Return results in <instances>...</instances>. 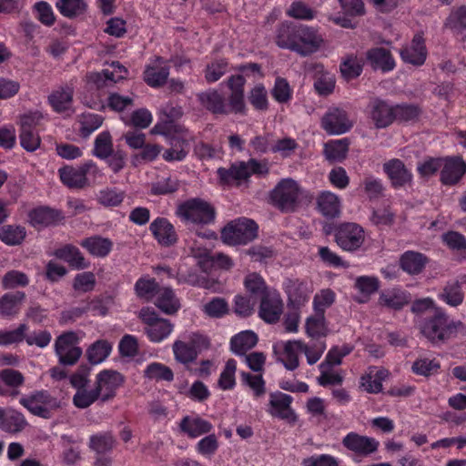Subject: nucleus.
<instances>
[{
  "instance_id": "1",
  "label": "nucleus",
  "mask_w": 466,
  "mask_h": 466,
  "mask_svg": "<svg viewBox=\"0 0 466 466\" xmlns=\"http://www.w3.org/2000/svg\"><path fill=\"white\" fill-rule=\"evenodd\" d=\"M420 329L424 337L437 344L466 332L465 325L451 319L442 308H435L432 314L421 321Z\"/></svg>"
},
{
  "instance_id": "2",
  "label": "nucleus",
  "mask_w": 466,
  "mask_h": 466,
  "mask_svg": "<svg viewBox=\"0 0 466 466\" xmlns=\"http://www.w3.org/2000/svg\"><path fill=\"white\" fill-rule=\"evenodd\" d=\"M177 215L187 225L205 226L215 221L216 210L207 200L193 198L177 207Z\"/></svg>"
},
{
  "instance_id": "3",
  "label": "nucleus",
  "mask_w": 466,
  "mask_h": 466,
  "mask_svg": "<svg viewBox=\"0 0 466 466\" xmlns=\"http://www.w3.org/2000/svg\"><path fill=\"white\" fill-rule=\"evenodd\" d=\"M300 187L292 178L281 179L270 192L272 204L282 212H293L299 204Z\"/></svg>"
},
{
  "instance_id": "4",
  "label": "nucleus",
  "mask_w": 466,
  "mask_h": 466,
  "mask_svg": "<svg viewBox=\"0 0 466 466\" xmlns=\"http://www.w3.org/2000/svg\"><path fill=\"white\" fill-rule=\"evenodd\" d=\"M257 235V224L246 218L231 221L221 231L223 242L231 246L245 245L256 238Z\"/></svg>"
},
{
  "instance_id": "5",
  "label": "nucleus",
  "mask_w": 466,
  "mask_h": 466,
  "mask_svg": "<svg viewBox=\"0 0 466 466\" xmlns=\"http://www.w3.org/2000/svg\"><path fill=\"white\" fill-rule=\"evenodd\" d=\"M139 318L146 325L144 332L151 342L159 343L166 339L173 330V324L165 319L159 318L154 309L143 308Z\"/></svg>"
},
{
  "instance_id": "6",
  "label": "nucleus",
  "mask_w": 466,
  "mask_h": 466,
  "mask_svg": "<svg viewBox=\"0 0 466 466\" xmlns=\"http://www.w3.org/2000/svg\"><path fill=\"white\" fill-rule=\"evenodd\" d=\"M60 179L70 188H83L88 185V176L96 177L99 173L98 167L92 161H86L78 167L66 166L59 170Z\"/></svg>"
},
{
  "instance_id": "7",
  "label": "nucleus",
  "mask_w": 466,
  "mask_h": 466,
  "mask_svg": "<svg viewBox=\"0 0 466 466\" xmlns=\"http://www.w3.org/2000/svg\"><path fill=\"white\" fill-rule=\"evenodd\" d=\"M78 337L74 331H67L58 336L55 342V351L59 362L65 366H72L82 355L78 347Z\"/></svg>"
},
{
  "instance_id": "8",
  "label": "nucleus",
  "mask_w": 466,
  "mask_h": 466,
  "mask_svg": "<svg viewBox=\"0 0 466 466\" xmlns=\"http://www.w3.org/2000/svg\"><path fill=\"white\" fill-rule=\"evenodd\" d=\"M19 403L32 414L44 419L50 418L51 410L59 406L57 400L45 390L24 396L19 400Z\"/></svg>"
},
{
  "instance_id": "9",
  "label": "nucleus",
  "mask_w": 466,
  "mask_h": 466,
  "mask_svg": "<svg viewBox=\"0 0 466 466\" xmlns=\"http://www.w3.org/2000/svg\"><path fill=\"white\" fill-rule=\"evenodd\" d=\"M335 240L343 250L353 252L362 246L365 240L364 230L355 223L342 224L336 230Z\"/></svg>"
},
{
  "instance_id": "10",
  "label": "nucleus",
  "mask_w": 466,
  "mask_h": 466,
  "mask_svg": "<svg viewBox=\"0 0 466 466\" xmlns=\"http://www.w3.org/2000/svg\"><path fill=\"white\" fill-rule=\"evenodd\" d=\"M297 36L296 53L302 56L317 52L323 43V38L318 30L306 25H298Z\"/></svg>"
},
{
  "instance_id": "11",
  "label": "nucleus",
  "mask_w": 466,
  "mask_h": 466,
  "mask_svg": "<svg viewBox=\"0 0 466 466\" xmlns=\"http://www.w3.org/2000/svg\"><path fill=\"white\" fill-rule=\"evenodd\" d=\"M353 126L347 112L339 107H333L323 116L321 127L329 135H341L348 132Z\"/></svg>"
},
{
  "instance_id": "12",
  "label": "nucleus",
  "mask_w": 466,
  "mask_h": 466,
  "mask_svg": "<svg viewBox=\"0 0 466 466\" xmlns=\"http://www.w3.org/2000/svg\"><path fill=\"white\" fill-rule=\"evenodd\" d=\"M283 309V303L279 293L275 290H268L263 292L260 298V306L258 315L268 323L277 322Z\"/></svg>"
},
{
  "instance_id": "13",
  "label": "nucleus",
  "mask_w": 466,
  "mask_h": 466,
  "mask_svg": "<svg viewBox=\"0 0 466 466\" xmlns=\"http://www.w3.org/2000/svg\"><path fill=\"white\" fill-rule=\"evenodd\" d=\"M466 173V162L461 157L442 158L440 179L443 185L454 186Z\"/></svg>"
},
{
  "instance_id": "14",
  "label": "nucleus",
  "mask_w": 466,
  "mask_h": 466,
  "mask_svg": "<svg viewBox=\"0 0 466 466\" xmlns=\"http://www.w3.org/2000/svg\"><path fill=\"white\" fill-rule=\"evenodd\" d=\"M123 376L115 370H104L96 375V388L101 395V401L106 402L116 394V390L123 383Z\"/></svg>"
},
{
  "instance_id": "15",
  "label": "nucleus",
  "mask_w": 466,
  "mask_h": 466,
  "mask_svg": "<svg viewBox=\"0 0 466 466\" xmlns=\"http://www.w3.org/2000/svg\"><path fill=\"white\" fill-rule=\"evenodd\" d=\"M342 445L358 455L368 456L378 450L380 443L374 438L352 431L342 439Z\"/></svg>"
},
{
  "instance_id": "16",
  "label": "nucleus",
  "mask_w": 466,
  "mask_h": 466,
  "mask_svg": "<svg viewBox=\"0 0 466 466\" xmlns=\"http://www.w3.org/2000/svg\"><path fill=\"white\" fill-rule=\"evenodd\" d=\"M369 116L377 128H385L394 121V106L375 98L369 104Z\"/></svg>"
},
{
  "instance_id": "17",
  "label": "nucleus",
  "mask_w": 466,
  "mask_h": 466,
  "mask_svg": "<svg viewBox=\"0 0 466 466\" xmlns=\"http://www.w3.org/2000/svg\"><path fill=\"white\" fill-rule=\"evenodd\" d=\"M64 219L62 212L46 206L33 208L28 213V221L35 228L57 225Z\"/></svg>"
},
{
  "instance_id": "18",
  "label": "nucleus",
  "mask_w": 466,
  "mask_h": 466,
  "mask_svg": "<svg viewBox=\"0 0 466 466\" xmlns=\"http://www.w3.org/2000/svg\"><path fill=\"white\" fill-rule=\"evenodd\" d=\"M465 282V276L449 280L438 294V298L450 307L456 308L460 306L464 299L462 286Z\"/></svg>"
},
{
  "instance_id": "19",
  "label": "nucleus",
  "mask_w": 466,
  "mask_h": 466,
  "mask_svg": "<svg viewBox=\"0 0 466 466\" xmlns=\"http://www.w3.org/2000/svg\"><path fill=\"white\" fill-rule=\"evenodd\" d=\"M201 106L214 115H228V105L222 94L215 89H208L198 95Z\"/></svg>"
},
{
  "instance_id": "20",
  "label": "nucleus",
  "mask_w": 466,
  "mask_h": 466,
  "mask_svg": "<svg viewBox=\"0 0 466 466\" xmlns=\"http://www.w3.org/2000/svg\"><path fill=\"white\" fill-rule=\"evenodd\" d=\"M150 231L159 244L170 246L177 242L174 226L165 218H157L150 224Z\"/></svg>"
},
{
  "instance_id": "21",
  "label": "nucleus",
  "mask_w": 466,
  "mask_h": 466,
  "mask_svg": "<svg viewBox=\"0 0 466 466\" xmlns=\"http://www.w3.org/2000/svg\"><path fill=\"white\" fill-rule=\"evenodd\" d=\"M27 426V421L20 411L0 408V429L7 433L21 432Z\"/></svg>"
},
{
  "instance_id": "22",
  "label": "nucleus",
  "mask_w": 466,
  "mask_h": 466,
  "mask_svg": "<svg viewBox=\"0 0 466 466\" xmlns=\"http://www.w3.org/2000/svg\"><path fill=\"white\" fill-rule=\"evenodd\" d=\"M383 169L395 187H402L411 181L410 171L400 159L394 158L386 162L383 165Z\"/></svg>"
},
{
  "instance_id": "23",
  "label": "nucleus",
  "mask_w": 466,
  "mask_h": 466,
  "mask_svg": "<svg viewBox=\"0 0 466 466\" xmlns=\"http://www.w3.org/2000/svg\"><path fill=\"white\" fill-rule=\"evenodd\" d=\"M189 138L187 134L172 137L170 147L163 153V158L167 162L183 160L189 152Z\"/></svg>"
},
{
  "instance_id": "24",
  "label": "nucleus",
  "mask_w": 466,
  "mask_h": 466,
  "mask_svg": "<svg viewBox=\"0 0 466 466\" xmlns=\"http://www.w3.org/2000/svg\"><path fill=\"white\" fill-rule=\"evenodd\" d=\"M366 58L373 69L383 72L391 71L395 67L390 52L384 47H374L367 51Z\"/></svg>"
},
{
  "instance_id": "25",
  "label": "nucleus",
  "mask_w": 466,
  "mask_h": 466,
  "mask_svg": "<svg viewBox=\"0 0 466 466\" xmlns=\"http://www.w3.org/2000/svg\"><path fill=\"white\" fill-rule=\"evenodd\" d=\"M144 75V79L148 86L157 87L167 82L169 76V66L161 57H157L155 64L146 68Z\"/></svg>"
},
{
  "instance_id": "26",
  "label": "nucleus",
  "mask_w": 466,
  "mask_h": 466,
  "mask_svg": "<svg viewBox=\"0 0 466 466\" xmlns=\"http://www.w3.org/2000/svg\"><path fill=\"white\" fill-rule=\"evenodd\" d=\"M426 56L424 40L420 35H415L410 46L400 51L402 60L414 66L422 65L426 60Z\"/></svg>"
},
{
  "instance_id": "27",
  "label": "nucleus",
  "mask_w": 466,
  "mask_h": 466,
  "mask_svg": "<svg viewBox=\"0 0 466 466\" xmlns=\"http://www.w3.org/2000/svg\"><path fill=\"white\" fill-rule=\"evenodd\" d=\"M179 428L189 438H198L208 433L212 430V424L198 416H186L181 420Z\"/></svg>"
},
{
  "instance_id": "28",
  "label": "nucleus",
  "mask_w": 466,
  "mask_h": 466,
  "mask_svg": "<svg viewBox=\"0 0 466 466\" xmlns=\"http://www.w3.org/2000/svg\"><path fill=\"white\" fill-rule=\"evenodd\" d=\"M236 180H246L252 174L266 175L268 173V166L266 161H258L254 158L247 162H239L232 165Z\"/></svg>"
},
{
  "instance_id": "29",
  "label": "nucleus",
  "mask_w": 466,
  "mask_h": 466,
  "mask_svg": "<svg viewBox=\"0 0 466 466\" xmlns=\"http://www.w3.org/2000/svg\"><path fill=\"white\" fill-rule=\"evenodd\" d=\"M290 395L282 392H274L269 396V410L268 412L275 417L281 419H289L293 415L290 409L292 402Z\"/></svg>"
},
{
  "instance_id": "30",
  "label": "nucleus",
  "mask_w": 466,
  "mask_h": 466,
  "mask_svg": "<svg viewBox=\"0 0 466 466\" xmlns=\"http://www.w3.org/2000/svg\"><path fill=\"white\" fill-rule=\"evenodd\" d=\"M245 79L242 76H232L228 80V86L231 89L229 97V112L240 113L245 107L243 86Z\"/></svg>"
},
{
  "instance_id": "31",
  "label": "nucleus",
  "mask_w": 466,
  "mask_h": 466,
  "mask_svg": "<svg viewBox=\"0 0 466 466\" xmlns=\"http://www.w3.org/2000/svg\"><path fill=\"white\" fill-rule=\"evenodd\" d=\"M74 89L66 85L54 90L48 96V101L56 112L62 113L71 109Z\"/></svg>"
},
{
  "instance_id": "32",
  "label": "nucleus",
  "mask_w": 466,
  "mask_h": 466,
  "mask_svg": "<svg viewBox=\"0 0 466 466\" xmlns=\"http://www.w3.org/2000/svg\"><path fill=\"white\" fill-rule=\"evenodd\" d=\"M25 299L23 291H13L4 294L0 298V316L11 318L18 314L22 303Z\"/></svg>"
},
{
  "instance_id": "33",
  "label": "nucleus",
  "mask_w": 466,
  "mask_h": 466,
  "mask_svg": "<svg viewBox=\"0 0 466 466\" xmlns=\"http://www.w3.org/2000/svg\"><path fill=\"white\" fill-rule=\"evenodd\" d=\"M155 305L164 313L172 315L180 308L179 299L169 287H162L154 301Z\"/></svg>"
},
{
  "instance_id": "34",
  "label": "nucleus",
  "mask_w": 466,
  "mask_h": 466,
  "mask_svg": "<svg viewBox=\"0 0 466 466\" xmlns=\"http://www.w3.org/2000/svg\"><path fill=\"white\" fill-rule=\"evenodd\" d=\"M388 370L370 367L368 372L361 377V386L370 393H379L382 390V381L387 378Z\"/></svg>"
},
{
  "instance_id": "35",
  "label": "nucleus",
  "mask_w": 466,
  "mask_h": 466,
  "mask_svg": "<svg viewBox=\"0 0 466 466\" xmlns=\"http://www.w3.org/2000/svg\"><path fill=\"white\" fill-rule=\"evenodd\" d=\"M318 208L327 218H335L340 212V200L339 197L329 191L321 192L318 198Z\"/></svg>"
},
{
  "instance_id": "36",
  "label": "nucleus",
  "mask_w": 466,
  "mask_h": 466,
  "mask_svg": "<svg viewBox=\"0 0 466 466\" xmlns=\"http://www.w3.org/2000/svg\"><path fill=\"white\" fill-rule=\"evenodd\" d=\"M298 25L289 23L281 24L276 35V43L280 48L296 52Z\"/></svg>"
},
{
  "instance_id": "37",
  "label": "nucleus",
  "mask_w": 466,
  "mask_h": 466,
  "mask_svg": "<svg viewBox=\"0 0 466 466\" xmlns=\"http://www.w3.org/2000/svg\"><path fill=\"white\" fill-rule=\"evenodd\" d=\"M286 292L289 302L297 308H299L308 301L310 293L308 285L298 279L288 281Z\"/></svg>"
},
{
  "instance_id": "38",
  "label": "nucleus",
  "mask_w": 466,
  "mask_h": 466,
  "mask_svg": "<svg viewBox=\"0 0 466 466\" xmlns=\"http://www.w3.org/2000/svg\"><path fill=\"white\" fill-rule=\"evenodd\" d=\"M80 245L96 257L104 258L109 254L113 248V242L106 238L93 236L83 239Z\"/></svg>"
},
{
  "instance_id": "39",
  "label": "nucleus",
  "mask_w": 466,
  "mask_h": 466,
  "mask_svg": "<svg viewBox=\"0 0 466 466\" xmlns=\"http://www.w3.org/2000/svg\"><path fill=\"white\" fill-rule=\"evenodd\" d=\"M410 301L409 294L400 289H390L381 292L380 303L393 309H400Z\"/></svg>"
},
{
  "instance_id": "40",
  "label": "nucleus",
  "mask_w": 466,
  "mask_h": 466,
  "mask_svg": "<svg viewBox=\"0 0 466 466\" xmlns=\"http://www.w3.org/2000/svg\"><path fill=\"white\" fill-rule=\"evenodd\" d=\"M258 342V336L251 330L242 331L230 340L231 350L237 355H245Z\"/></svg>"
},
{
  "instance_id": "41",
  "label": "nucleus",
  "mask_w": 466,
  "mask_h": 466,
  "mask_svg": "<svg viewBox=\"0 0 466 466\" xmlns=\"http://www.w3.org/2000/svg\"><path fill=\"white\" fill-rule=\"evenodd\" d=\"M427 258L424 255L415 251H406L400 258V268L410 275L421 272Z\"/></svg>"
},
{
  "instance_id": "42",
  "label": "nucleus",
  "mask_w": 466,
  "mask_h": 466,
  "mask_svg": "<svg viewBox=\"0 0 466 466\" xmlns=\"http://www.w3.org/2000/svg\"><path fill=\"white\" fill-rule=\"evenodd\" d=\"M161 288L162 287H159L155 279L145 276L137 280L135 292L139 299L151 301L153 299L157 298L158 290Z\"/></svg>"
},
{
  "instance_id": "43",
  "label": "nucleus",
  "mask_w": 466,
  "mask_h": 466,
  "mask_svg": "<svg viewBox=\"0 0 466 466\" xmlns=\"http://www.w3.org/2000/svg\"><path fill=\"white\" fill-rule=\"evenodd\" d=\"M302 342L299 340L289 341L284 346V350L279 360L289 370H294L299 367V355L301 352Z\"/></svg>"
},
{
  "instance_id": "44",
  "label": "nucleus",
  "mask_w": 466,
  "mask_h": 466,
  "mask_svg": "<svg viewBox=\"0 0 466 466\" xmlns=\"http://www.w3.org/2000/svg\"><path fill=\"white\" fill-rule=\"evenodd\" d=\"M127 70L119 62H113L111 69L106 68L96 75L95 81L98 86L106 85L107 81L116 83L127 77Z\"/></svg>"
},
{
  "instance_id": "45",
  "label": "nucleus",
  "mask_w": 466,
  "mask_h": 466,
  "mask_svg": "<svg viewBox=\"0 0 466 466\" xmlns=\"http://www.w3.org/2000/svg\"><path fill=\"white\" fill-rule=\"evenodd\" d=\"M115 445L116 439L109 431L92 435L89 440V448L101 455L110 452Z\"/></svg>"
},
{
  "instance_id": "46",
  "label": "nucleus",
  "mask_w": 466,
  "mask_h": 466,
  "mask_svg": "<svg viewBox=\"0 0 466 466\" xmlns=\"http://www.w3.org/2000/svg\"><path fill=\"white\" fill-rule=\"evenodd\" d=\"M55 256L69 263L76 268H86V263L79 249L72 245H66L55 251Z\"/></svg>"
},
{
  "instance_id": "47",
  "label": "nucleus",
  "mask_w": 466,
  "mask_h": 466,
  "mask_svg": "<svg viewBox=\"0 0 466 466\" xmlns=\"http://www.w3.org/2000/svg\"><path fill=\"white\" fill-rule=\"evenodd\" d=\"M175 360L182 364H189L196 360L198 357L197 350L188 342L176 340L172 346Z\"/></svg>"
},
{
  "instance_id": "48",
  "label": "nucleus",
  "mask_w": 466,
  "mask_h": 466,
  "mask_svg": "<svg viewBox=\"0 0 466 466\" xmlns=\"http://www.w3.org/2000/svg\"><path fill=\"white\" fill-rule=\"evenodd\" d=\"M355 288L360 295V297L358 298V301L364 303L369 300L371 294L378 290L379 280L375 277L361 276L356 279Z\"/></svg>"
},
{
  "instance_id": "49",
  "label": "nucleus",
  "mask_w": 466,
  "mask_h": 466,
  "mask_svg": "<svg viewBox=\"0 0 466 466\" xmlns=\"http://www.w3.org/2000/svg\"><path fill=\"white\" fill-rule=\"evenodd\" d=\"M26 236L24 227L6 225L0 228V239L9 246L19 245Z\"/></svg>"
},
{
  "instance_id": "50",
  "label": "nucleus",
  "mask_w": 466,
  "mask_h": 466,
  "mask_svg": "<svg viewBox=\"0 0 466 466\" xmlns=\"http://www.w3.org/2000/svg\"><path fill=\"white\" fill-rule=\"evenodd\" d=\"M56 5L61 15L68 18L80 15L86 9L85 0H57Z\"/></svg>"
},
{
  "instance_id": "51",
  "label": "nucleus",
  "mask_w": 466,
  "mask_h": 466,
  "mask_svg": "<svg viewBox=\"0 0 466 466\" xmlns=\"http://www.w3.org/2000/svg\"><path fill=\"white\" fill-rule=\"evenodd\" d=\"M349 149V143L346 138L327 143L324 147V154L327 159L330 161L343 160Z\"/></svg>"
},
{
  "instance_id": "52",
  "label": "nucleus",
  "mask_w": 466,
  "mask_h": 466,
  "mask_svg": "<svg viewBox=\"0 0 466 466\" xmlns=\"http://www.w3.org/2000/svg\"><path fill=\"white\" fill-rule=\"evenodd\" d=\"M112 347L106 340H97L86 350V356L90 363L99 364L110 354Z\"/></svg>"
},
{
  "instance_id": "53",
  "label": "nucleus",
  "mask_w": 466,
  "mask_h": 466,
  "mask_svg": "<svg viewBox=\"0 0 466 466\" xmlns=\"http://www.w3.org/2000/svg\"><path fill=\"white\" fill-rule=\"evenodd\" d=\"M228 71V63L225 59H216L206 66L204 77L208 83L219 80Z\"/></svg>"
},
{
  "instance_id": "54",
  "label": "nucleus",
  "mask_w": 466,
  "mask_h": 466,
  "mask_svg": "<svg viewBox=\"0 0 466 466\" xmlns=\"http://www.w3.org/2000/svg\"><path fill=\"white\" fill-rule=\"evenodd\" d=\"M144 376L149 380L172 381L174 374L171 369L162 363L153 362L144 370Z\"/></svg>"
},
{
  "instance_id": "55",
  "label": "nucleus",
  "mask_w": 466,
  "mask_h": 466,
  "mask_svg": "<svg viewBox=\"0 0 466 466\" xmlns=\"http://www.w3.org/2000/svg\"><path fill=\"white\" fill-rule=\"evenodd\" d=\"M97 400H101V395L97 389L96 387L92 390H87L86 388L81 389L80 390H76L73 397V403L79 409H86Z\"/></svg>"
},
{
  "instance_id": "56",
  "label": "nucleus",
  "mask_w": 466,
  "mask_h": 466,
  "mask_svg": "<svg viewBox=\"0 0 466 466\" xmlns=\"http://www.w3.org/2000/svg\"><path fill=\"white\" fill-rule=\"evenodd\" d=\"M113 152L111 135L107 131L100 133L95 139L94 155L101 159L107 158Z\"/></svg>"
},
{
  "instance_id": "57",
  "label": "nucleus",
  "mask_w": 466,
  "mask_h": 466,
  "mask_svg": "<svg viewBox=\"0 0 466 466\" xmlns=\"http://www.w3.org/2000/svg\"><path fill=\"white\" fill-rule=\"evenodd\" d=\"M317 12L303 2H293L287 10V15L299 20L309 21L315 18Z\"/></svg>"
},
{
  "instance_id": "58",
  "label": "nucleus",
  "mask_w": 466,
  "mask_h": 466,
  "mask_svg": "<svg viewBox=\"0 0 466 466\" xmlns=\"http://www.w3.org/2000/svg\"><path fill=\"white\" fill-rule=\"evenodd\" d=\"M27 329L25 324H20L16 329L11 330L0 329V345L7 346L23 341Z\"/></svg>"
},
{
  "instance_id": "59",
  "label": "nucleus",
  "mask_w": 466,
  "mask_h": 466,
  "mask_svg": "<svg viewBox=\"0 0 466 466\" xmlns=\"http://www.w3.org/2000/svg\"><path fill=\"white\" fill-rule=\"evenodd\" d=\"M340 72L347 79L356 78L362 72V64L357 56H350L340 64Z\"/></svg>"
},
{
  "instance_id": "60",
  "label": "nucleus",
  "mask_w": 466,
  "mask_h": 466,
  "mask_svg": "<svg viewBox=\"0 0 466 466\" xmlns=\"http://www.w3.org/2000/svg\"><path fill=\"white\" fill-rule=\"evenodd\" d=\"M306 331L309 336L318 338L325 335L324 314L316 312L315 316L309 317L306 321Z\"/></svg>"
},
{
  "instance_id": "61",
  "label": "nucleus",
  "mask_w": 466,
  "mask_h": 466,
  "mask_svg": "<svg viewBox=\"0 0 466 466\" xmlns=\"http://www.w3.org/2000/svg\"><path fill=\"white\" fill-rule=\"evenodd\" d=\"M394 218L395 214L390 208L382 207L373 209L370 219L375 226L388 227L393 224Z\"/></svg>"
},
{
  "instance_id": "62",
  "label": "nucleus",
  "mask_w": 466,
  "mask_h": 466,
  "mask_svg": "<svg viewBox=\"0 0 466 466\" xmlns=\"http://www.w3.org/2000/svg\"><path fill=\"white\" fill-rule=\"evenodd\" d=\"M440 363L435 360L419 359L412 364L411 370L417 375L431 376L438 371Z\"/></svg>"
},
{
  "instance_id": "63",
  "label": "nucleus",
  "mask_w": 466,
  "mask_h": 466,
  "mask_svg": "<svg viewBox=\"0 0 466 466\" xmlns=\"http://www.w3.org/2000/svg\"><path fill=\"white\" fill-rule=\"evenodd\" d=\"M237 369V362L234 360H228L226 362L225 368L220 374L218 385L223 390H230L235 385V372Z\"/></svg>"
},
{
  "instance_id": "64",
  "label": "nucleus",
  "mask_w": 466,
  "mask_h": 466,
  "mask_svg": "<svg viewBox=\"0 0 466 466\" xmlns=\"http://www.w3.org/2000/svg\"><path fill=\"white\" fill-rule=\"evenodd\" d=\"M19 138L21 147L28 152L36 150L41 143L36 130L22 129L20 130Z\"/></svg>"
}]
</instances>
